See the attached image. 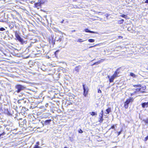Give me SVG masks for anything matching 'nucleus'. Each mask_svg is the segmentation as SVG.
<instances>
[{
	"label": "nucleus",
	"instance_id": "15",
	"mask_svg": "<svg viewBox=\"0 0 148 148\" xmlns=\"http://www.w3.org/2000/svg\"><path fill=\"white\" fill-rule=\"evenodd\" d=\"M106 111L107 112V114H109L111 111V109L110 108H108L106 110Z\"/></svg>",
	"mask_w": 148,
	"mask_h": 148
},
{
	"label": "nucleus",
	"instance_id": "22",
	"mask_svg": "<svg viewBox=\"0 0 148 148\" xmlns=\"http://www.w3.org/2000/svg\"><path fill=\"white\" fill-rule=\"evenodd\" d=\"M40 147L37 145H35L33 148H40Z\"/></svg>",
	"mask_w": 148,
	"mask_h": 148
},
{
	"label": "nucleus",
	"instance_id": "43",
	"mask_svg": "<svg viewBox=\"0 0 148 148\" xmlns=\"http://www.w3.org/2000/svg\"><path fill=\"white\" fill-rule=\"evenodd\" d=\"M94 39H93V42H94Z\"/></svg>",
	"mask_w": 148,
	"mask_h": 148
},
{
	"label": "nucleus",
	"instance_id": "36",
	"mask_svg": "<svg viewBox=\"0 0 148 148\" xmlns=\"http://www.w3.org/2000/svg\"><path fill=\"white\" fill-rule=\"evenodd\" d=\"M111 128H112V129H114V126H112L111 127Z\"/></svg>",
	"mask_w": 148,
	"mask_h": 148
},
{
	"label": "nucleus",
	"instance_id": "33",
	"mask_svg": "<svg viewBox=\"0 0 148 148\" xmlns=\"http://www.w3.org/2000/svg\"><path fill=\"white\" fill-rule=\"evenodd\" d=\"M64 21V20L63 19L60 22V23H63Z\"/></svg>",
	"mask_w": 148,
	"mask_h": 148
},
{
	"label": "nucleus",
	"instance_id": "31",
	"mask_svg": "<svg viewBox=\"0 0 148 148\" xmlns=\"http://www.w3.org/2000/svg\"><path fill=\"white\" fill-rule=\"evenodd\" d=\"M145 141H146L148 139V136H147L145 138Z\"/></svg>",
	"mask_w": 148,
	"mask_h": 148
},
{
	"label": "nucleus",
	"instance_id": "42",
	"mask_svg": "<svg viewBox=\"0 0 148 148\" xmlns=\"http://www.w3.org/2000/svg\"><path fill=\"white\" fill-rule=\"evenodd\" d=\"M75 30H74L73 31V32H75Z\"/></svg>",
	"mask_w": 148,
	"mask_h": 148
},
{
	"label": "nucleus",
	"instance_id": "38",
	"mask_svg": "<svg viewBox=\"0 0 148 148\" xmlns=\"http://www.w3.org/2000/svg\"><path fill=\"white\" fill-rule=\"evenodd\" d=\"M119 38H122V37L121 36H119Z\"/></svg>",
	"mask_w": 148,
	"mask_h": 148
},
{
	"label": "nucleus",
	"instance_id": "32",
	"mask_svg": "<svg viewBox=\"0 0 148 148\" xmlns=\"http://www.w3.org/2000/svg\"><path fill=\"white\" fill-rule=\"evenodd\" d=\"M94 16H93V17ZM94 18H93V20H96V18H97V17H94Z\"/></svg>",
	"mask_w": 148,
	"mask_h": 148
},
{
	"label": "nucleus",
	"instance_id": "21",
	"mask_svg": "<svg viewBox=\"0 0 148 148\" xmlns=\"http://www.w3.org/2000/svg\"><path fill=\"white\" fill-rule=\"evenodd\" d=\"M134 87H141V85L140 84L136 85L134 86Z\"/></svg>",
	"mask_w": 148,
	"mask_h": 148
},
{
	"label": "nucleus",
	"instance_id": "1",
	"mask_svg": "<svg viewBox=\"0 0 148 148\" xmlns=\"http://www.w3.org/2000/svg\"><path fill=\"white\" fill-rule=\"evenodd\" d=\"M16 88L17 89L16 92L17 93L19 92L21 90H23L25 88L24 86L21 85H17Z\"/></svg>",
	"mask_w": 148,
	"mask_h": 148
},
{
	"label": "nucleus",
	"instance_id": "30",
	"mask_svg": "<svg viewBox=\"0 0 148 148\" xmlns=\"http://www.w3.org/2000/svg\"><path fill=\"white\" fill-rule=\"evenodd\" d=\"M59 51V50H57L55 52V55H56V53L57 52H58Z\"/></svg>",
	"mask_w": 148,
	"mask_h": 148
},
{
	"label": "nucleus",
	"instance_id": "48",
	"mask_svg": "<svg viewBox=\"0 0 148 148\" xmlns=\"http://www.w3.org/2000/svg\"><path fill=\"white\" fill-rule=\"evenodd\" d=\"M119 134H120V133H119Z\"/></svg>",
	"mask_w": 148,
	"mask_h": 148
},
{
	"label": "nucleus",
	"instance_id": "47",
	"mask_svg": "<svg viewBox=\"0 0 148 148\" xmlns=\"http://www.w3.org/2000/svg\"><path fill=\"white\" fill-rule=\"evenodd\" d=\"M119 134H120V133H119Z\"/></svg>",
	"mask_w": 148,
	"mask_h": 148
},
{
	"label": "nucleus",
	"instance_id": "8",
	"mask_svg": "<svg viewBox=\"0 0 148 148\" xmlns=\"http://www.w3.org/2000/svg\"><path fill=\"white\" fill-rule=\"evenodd\" d=\"M142 107L143 108H145V107H148V102H144L142 104Z\"/></svg>",
	"mask_w": 148,
	"mask_h": 148
},
{
	"label": "nucleus",
	"instance_id": "44",
	"mask_svg": "<svg viewBox=\"0 0 148 148\" xmlns=\"http://www.w3.org/2000/svg\"><path fill=\"white\" fill-rule=\"evenodd\" d=\"M93 34L95 33V32H93Z\"/></svg>",
	"mask_w": 148,
	"mask_h": 148
},
{
	"label": "nucleus",
	"instance_id": "27",
	"mask_svg": "<svg viewBox=\"0 0 148 148\" xmlns=\"http://www.w3.org/2000/svg\"><path fill=\"white\" fill-rule=\"evenodd\" d=\"M88 41L90 42H92V39H89L88 40Z\"/></svg>",
	"mask_w": 148,
	"mask_h": 148
},
{
	"label": "nucleus",
	"instance_id": "6",
	"mask_svg": "<svg viewBox=\"0 0 148 148\" xmlns=\"http://www.w3.org/2000/svg\"><path fill=\"white\" fill-rule=\"evenodd\" d=\"M6 133L5 131L3 130L0 131V138H3V136Z\"/></svg>",
	"mask_w": 148,
	"mask_h": 148
},
{
	"label": "nucleus",
	"instance_id": "45",
	"mask_svg": "<svg viewBox=\"0 0 148 148\" xmlns=\"http://www.w3.org/2000/svg\"><path fill=\"white\" fill-rule=\"evenodd\" d=\"M97 36H99V34H98L97 35Z\"/></svg>",
	"mask_w": 148,
	"mask_h": 148
},
{
	"label": "nucleus",
	"instance_id": "16",
	"mask_svg": "<svg viewBox=\"0 0 148 148\" xmlns=\"http://www.w3.org/2000/svg\"><path fill=\"white\" fill-rule=\"evenodd\" d=\"M120 16L124 18H127V16L126 15H124V14H122Z\"/></svg>",
	"mask_w": 148,
	"mask_h": 148
},
{
	"label": "nucleus",
	"instance_id": "19",
	"mask_svg": "<svg viewBox=\"0 0 148 148\" xmlns=\"http://www.w3.org/2000/svg\"><path fill=\"white\" fill-rule=\"evenodd\" d=\"M100 61H98L96 62H95L94 63H93V65H95V64H99L100 63Z\"/></svg>",
	"mask_w": 148,
	"mask_h": 148
},
{
	"label": "nucleus",
	"instance_id": "13",
	"mask_svg": "<svg viewBox=\"0 0 148 148\" xmlns=\"http://www.w3.org/2000/svg\"><path fill=\"white\" fill-rule=\"evenodd\" d=\"M130 75L133 77H136V75L134 73H130Z\"/></svg>",
	"mask_w": 148,
	"mask_h": 148
},
{
	"label": "nucleus",
	"instance_id": "40",
	"mask_svg": "<svg viewBox=\"0 0 148 148\" xmlns=\"http://www.w3.org/2000/svg\"><path fill=\"white\" fill-rule=\"evenodd\" d=\"M143 87V88H145H145H145V87Z\"/></svg>",
	"mask_w": 148,
	"mask_h": 148
},
{
	"label": "nucleus",
	"instance_id": "24",
	"mask_svg": "<svg viewBox=\"0 0 148 148\" xmlns=\"http://www.w3.org/2000/svg\"><path fill=\"white\" fill-rule=\"evenodd\" d=\"M11 16L13 17V18L14 19H17V18H15L14 17V15L12 14H11Z\"/></svg>",
	"mask_w": 148,
	"mask_h": 148
},
{
	"label": "nucleus",
	"instance_id": "17",
	"mask_svg": "<svg viewBox=\"0 0 148 148\" xmlns=\"http://www.w3.org/2000/svg\"><path fill=\"white\" fill-rule=\"evenodd\" d=\"M124 21V20L122 19L120 21H118V23L120 24H121L123 23Z\"/></svg>",
	"mask_w": 148,
	"mask_h": 148
},
{
	"label": "nucleus",
	"instance_id": "11",
	"mask_svg": "<svg viewBox=\"0 0 148 148\" xmlns=\"http://www.w3.org/2000/svg\"><path fill=\"white\" fill-rule=\"evenodd\" d=\"M79 66H77L75 69V71L77 72H79L80 70V68L79 67Z\"/></svg>",
	"mask_w": 148,
	"mask_h": 148
},
{
	"label": "nucleus",
	"instance_id": "35",
	"mask_svg": "<svg viewBox=\"0 0 148 148\" xmlns=\"http://www.w3.org/2000/svg\"><path fill=\"white\" fill-rule=\"evenodd\" d=\"M108 77L109 79V81H110V79L111 77H110L109 76H108Z\"/></svg>",
	"mask_w": 148,
	"mask_h": 148
},
{
	"label": "nucleus",
	"instance_id": "26",
	"mask_svg": "<svg viewBox=\"0 0 148 148\" xmlns=\"http://www.w3.org/2000/svg\"><path fill=\"white\" fill-rule=\"evenodd\" d=\"M136 90L137 91H140L141 90L140 88H138L136 89Z\"/></svg>",
	"mask_w": 148,
	"mask_h": 148
},
{
	"label": "nucleus",
	"instance_id": "25",
	"mask_svg": "<svg viewBox=\"0 0 148 148\" xmlns=\"http://www.w3.org/2000/svg\"><path fill=\"white\" fill-rule=\"evenodd\" d=\"M14 11H15V12H16V14H17V15H18V16H20V14H19V12H17V11H16V10H14Z\"/></svg>",
	"mask_w": 148,
	"mask_h": 148
},
{
	"label": "nucleus",
	"instance_id": "5",
	"mask_svg": "<svg viewBox=\"0 0 148 148\" xmlns=\"http://www.w3.org/2000/svg\"><path fill=\"white\" fill-rule=\"evenodd\" d=\"M82 86L84 89V94L85 96L88 93V91L87 89H86L85 84H83Z\"/></svg>",
	"mask_w": 148,
	"mask_h": 148
},
{
	"label": "nucleus",
	"instance_id": "2",
	"mask_svg": "<svg viewBox=\"0 0 148 148\" xmlns=\"http://www.w3.org/2000/svg\"><path fill=\"white\" fill-rule=\"evenodd\" d=\"M133 101V99L132 98L130 97L127 99L125 102L124 104V106L125 108H127L128 107V105L130 102H132Z\"/></svg>",
	"mask_w": 148,
	"mask_h": 148
},
{
	"label": "nucleus",
	"instance_id": "46",
	"mask_svg": "<svg viewBox=\"0 0 148 148\" xmlns=\"http://www.w3.org/2000/svg\"><path fill=\"white\" fill-rule=\"evenodd\" d=\"M147 69L148 70V68H147Z\"/></svg>",
	"mask_w": 148,
	"mask_h": 148
},
{
	"label": "nucleus",
	"instance_id": "10",
	"mask_svg": "<svg viewBox=\"0 0 148 148\" xmlns=\"http://www.w3.org/2000/svg\"><path fill=\"white\" fill-rule=\"evenodd\" d=\"M51 121V119L47 120L45 121V124L46 125H48L50 123Z\"/></svg>",
	"mask_w": 148,
	"mask_h": 148
},
{
	"label": "nucleus",
	"instance_id": "39",
	"mask_svg": "<svg viewBox=\"0 0 148 148\" xmlns=\"http://www.w3.org/2000/svg\"><path fill=\"white\" fill-rule=\"evenodd\" d=\"M64 148H68L66 147H64Z\"/></svg>",
	"mask_w": 148,
	"mask_h": 148
},
{
	"label": "nucleus",
	"instance_id": "12",
	"mask_svg": "<svg viewBox=\"0 0 148 148\" xmlns=\"http://www.w3.org/2000/svg\"><path fill=\"white\" fill-rule=\"evenodd\" d=\"M85 31L86 32H89L91 33H92V31H91L89 30L88 29H85Z\"/></svg>",
	"mask_w": 148,
	"mask_h": 148
},
{
	"label": "nucleus",
	"instance_id": "37",
	"mask_svg": "<svg viewBox=\"0 0 148 148\" xmlns=\"http://www.w3.org/2000/svg\"><path fill=\"white\" fill-rule=\"evenodd\" d=\"M36 144L37 145H39V142H36Z\"/></svg>",
	"mask_w": 148,
	"mask_h": 148
},
{
	"label": "nucleus",
	"instance_id": "20",
	"mask_svg": "<svg viewBox=\"0 0 148 148\" xmlns=\"http://www.w3.org/2000/svg\"><path fill=\"white\" fill-rule=\"evenodd\" d=\"M78 131V133H82L83 132L82 130L81 129H79Z\"/></svg>",
	"mask_w": 148,
	"mask_h": 148
},
{
	"label": "nucleus",
	"instance_id": "18",
	"mask_svg": "<svg viewBox=\"0 0 148 148\" xmlns=\"http://www.w3.org/2000/svg\"><path fill=\"white\" fill-rule=\"evenodd\" d=\"M84 41V40H82V39H78L77 40V42H82Z\"/></svg>",
	"mask_w": 148,
	"mask_h": 148
},
{
	"label": "nucleus",
	"instance_id": "34",
	"mask_svg": "<svg viewBox=\"0 0 148 148\" xmlns=\"http://www.w3.org/2000/svg\"><path fill=\"white\" fill-rule=\"evenodd\" d=\"M145 3H148V0H146L145 2Z\"/></svg>",
	"mask_w": 148,
	"mask_h": 148
},
{
	"label": "nucleus",
	"instance_id": "41",
	"mask_svg": "<svg viewBox=\"0 0 148 148\" xmlns=\"http://www.w3.org/2000/svg\"><path fill=\"white\" fill-rule=\"evenodd\" d=\"M91 114L92 115V114Z\"/></svg>",
	"mask_w": 148,
	"mask_h": 148
},
{
	"label": "nucleus",
	"instance_id": "14",
	"mask_svg": "<svg viewBox=\"0 0 148 148\" xmlns=\"http://www.w3.org/2000/svg\"><path fill=\"white\" fill-rule=\"evenodd\" d=\"M143 121L146 124H147L148 125V118H147L145 120H144Z\"/></svg>",
	"mask_w": 148,
	"mask_h": 148
},
{
	"label": "nucleus",
	"instance_id": "29",
	"mask_svg": "<svg viewBox=\"0 0 148 148\" xmlns=\"http://www.w3.org/2000/svg\"><path fill=\"white\" fill-rule=\"evenodd\" d=\"M98 93H101V91L100 89H98Z\"/></svg>",
	"mask_w": 148,
	"mask_h": 148
},
{
	"label": "nucleus",
	"instance_id": "28",
	"mask_svg": "<svg viewBox=\"0 0 148 148\" xmlns=\"http://www.w3.org/2000/svg\"><path fill=\"white\" fill-rule=\"evenodd\" d=\"M97 113H96L95 112H93V116L96 115H97Z\"/></svg>",
	"mask_w": 148,
	"mask_h": 148
},
{
	"label": "nucleus",
	"instance_id": "7",
	"mask_svg": "<svg viewBox=\"0 0 148 148\" xmlns=\"http://www.w3.org/2000/svg\"><path fill=\"white\" fill-rule=\"evenodd\" d=\"M103 110H102L101 111V113L99 115V116L100 117V118H99L100 120H99V121L101 123L103 121Z\"/></svg>",
	"mask_w": 148,
	"mask_h": 148
},
{
	"label": "nucleus",
	"instance_id": "9",
	"mask_svg": "<svg viewBox=\"0 0 148 148\" xmlns=\"http://www.w3.org/2000/svg\"><path fill=\"white\" fill-rule=\"evenodd\" d=\"M42 3L40 2L35 3L34 4V5L35 7L37 8L41 5Z\"/></svg>",
	"mask_w": 148,
	"mask_h": 148
},
{
	"label": "nucleus",
	"instance_id": "4",
	"mask_svg": "<svg viewBox=\"0 0 148 148\" xmlns=\"http://www.w3.org/2000/svg\"><path fill=\"white\" fill-rule=\"evenodd\" d=\"M118 75L117 74V73L116 72H115L114 75L111 77L110 79V82L111 83L113 81L115 77H116Z\"/></svg>",
	"mask_w": 148,
	"mask_h": 148
},
{
	"label": "nucleus",
	"instance_id": "23",
	"mask_svg": "<svg viewBox=\"0 0 148 148\" xmlns=\"http://www.w3.org/2000/svg\"><path fill=\"white\" fill-rule=\"evenodd\" d=\"M5 30V28L3 27H1L0 28V31H3Z\"/></svg>",
	"mask_w": 148,
	"mask_h": 148
},
{
	"label": "nucleus",
	"instance_id": "3",
	"mask_svg": "<svg viewBox=\"0 0 148 148\" xmlns=\"http://www.w3.org/2000/svg\"><path fill=\"white\" fill-rule=\"evenodd\" d=\"M15 36L17 39L19 41L22 43L23 42V40L21 37L18 34H15Z\"/></svg>",
	"mask_w": 148,
	"mask_h": 148
}]
</instances>
